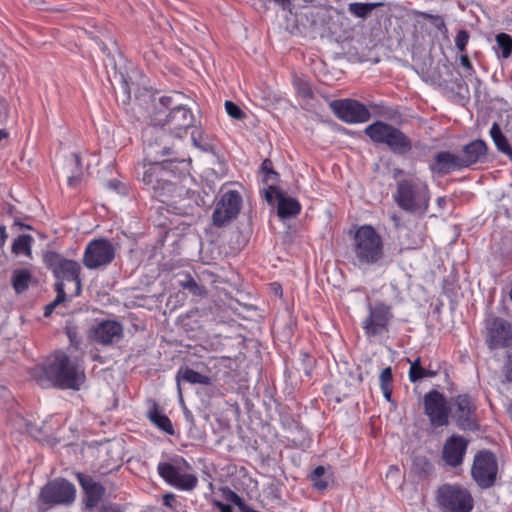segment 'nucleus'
Instances as JSON below:
<instances>
[{
  "label": "nucleus",
  "mask_w": 512,
  "mask_h": 512,
  "mask_svg": "<svg viewBox=\"0 0 512 512\" xmlns=\"http://www.w3.org/2000/svg\"><path fill=\"white\" fill-rule=\"evenodd\" d=\"M397 175H404V171L401 169H396L394 172V177L396 178Z\"/></svg>",
  "instance_id": "nucleus-52"
},
{
  "label": "nucleus",
  "mask_w": 512,
  "mask_h": 512,
  "mask_svg": "<svg viewBox=\"0 0 512 512\" xmlns=\"http://www.w3.org/2000/svg\"><path fill=\"white\" fill-rule=\"evenodd\" d=\"M463 166L459 155L448 151L437 153L430 164V170L436 174H447L451 171L462 170Z\"/></svg>",
  "instance_id": "nucleus-23"
},
{
  "label": "nucleus",
  "mask_w": 512,
  "mask_h": 512,
  "mask_svg": "<svg viewBox=\"0 0 512 512\" xmlns=\"http://www.w3.org/2000/svg\"><path fill=\"white\" fill-rule=\"evenodd\" d=\"M368 315L362 321V328L367 337L380 336L389 330V325L393 319L392 307L383 302L368 304Z\"/></svg>",
  "instance_id": "nucleus-9"
},
{
  "label": "nucleus",
  "mask_w": 512,
  "mask_h": 512,
  "mask_svg": "<svg viewBox=\"0 0 512 512\" xmlns=\"http://www.w3.org/2000/svg\"><path fill=\"white\" fill-rule=\"evenodd\" d=\"M44 260L47 267L52 271L56 278V283L61 282L65 285V281L74 282L75 295H80L82 290L80 279L81 266L78 262L66 259L55 252L47 253Z\"/></svg>",
  "instance_id": "nucleus-8"
},
{
  "label": "nucleus",
  "mask_w": 512,
  "mask_h": 512,
  "mask_svg": "<svg viewBox=\"0 0 512 512\" xmlns=\"http://www.w3.org/2000/svg\"><path fill=\"white\" fill-rule=\"evenodd\" d=\"M424 370L425 368L421 366L420 357H417L414 361L410 362V368L408 373L410 382L416 383L424 379Z\"/></svg>",
  "instance_id": "nucleus-38"
},
{
  "label": "nucleus",
  "mask_w": 512,
  "mask_h": 512,
  "mask_svg": "<svg viewBox=\"0 0 512 512\" xmlns=\"http://www.w3.org/2000/svg\"><path fill=\"white\" fill-rule=\"evenodd\" d=\"M330 107L334 114L346 123H364L371 116L367 107L354 99L334 100Z\"/></svg>",
  "instance_id": "nucleus-16"
},
{
  "label": "nucleus",
  "mask_w": 512,
  "mask_h": 512,
  "mask_svg": "<svg viewBox=\"0 0 512 512\" xmlns=\"http://www.w3.org/2000/svg\"><path fill=\"white\" fill-rule=\"evenodd\" d=\"M31 377L42 387L79 390L85 381L84 370L63 351H56L41 365L35 366Z\"/></svg>",
  "instance_id": "nucleus-1"
},
{
  "label": "nucleus",
  "mask_w": 512,
  "mask_h": 512,
  "mask_svg": "<svg viewBox=\"0 0 512 512\" xmlns=\"http://www.w3.org/2000/svg\"><path fill=\"white\" fill-rule=\"evenodd\" d=\"M423 243H424V238L423 237H419V239L414 242V247L421 246Z\"/></svg>",
  "instance_id": "nucleus-50"
},
{
  "label": "nucleus",
  "mask_w": 512,
  "mask_h": 512,
  "mask_svg": "<svg viewBox=\"0 0 512 512\" xmlns=\"http://www.w3.org/2000/svg\"><path fill=\"white\" fill-rule=\"evenodd\" d=\"M115 258V247L111 241L100 238L91 240L83 254V264L88 269L109 265Z\"/></svg>",
  "instance_id": "nucleus-11"
},
{
  "label": "nucleus",
  "mask_w": 512,
  "mask_h": 512,
  "mask_svg": "<svg viewBox=\"0 0 512 512\" xmlns=\"http://www.w3.org/2000/svg\"><path fill=\"white\" fill-rule=\"evenodd\" d=\"M75 497L74 484L63 478L48 482L40 492V500L48 505H70Z\"/></svg>",
  "instance_id": "nucleus-13"
},
{
  "label": "nucleus",
  "mask_w": 512,
  "mask_h": 512,
  "mask_svg": "<svg viewBox=\"0 0 512 512\" xmlns=\"http://www.w3.org/2000/svg\"><path fill=\"white\" fill-rule=\"evenodd\" d=\"M424 412L433 427L446 426L449 423L450 407L445 396L438 390H431L423 397Z\"/></svg>",
  "instance_id": "nucleus-14"
},
{
  "label": "nucleus",
  "mask_w": 512,
  "mask_h": 512,
  "mask_svg": "<svg viewBox=\"0 0 512 512\" xmlns=\"http://www.w3.org/2000/svg\"><path fill=\"white\" fill-rule=\"evenodd\" d=\"M453 404L456 407L453 418L457 426L462 430H474L476 428L474 421L476 406L473 399L468 394H461L453 399Z\"/></svg>",
  "instance_id": "nucleus-17"
},
{
  "label": "nucleus",
  "mask_w": 512,
  "mask_h": 512,
  "mask_svg": "<svg viewBox=\"0 0 512 512\" xmlns=\"http://www.w3.org/2000/svg\"><path fill=\"white\" fill-rule=\"evenodd\" d=\"M242 197L239 192L229 190L225 192L214 209L212 214L213 224L222 227L235 219L241 209Z\"/></svg>",
  "instance_id": "nucleus-15"
},
{
  "label": "nucleus",
  "mask_w": 512,
  "mask_h": 512,
  "mask_svg": "<svg viewBox=\"0 0 512 512\" xmlns=\"http://www.w3.org/2000/svg\"><path fill=\"white\" fill-rule=\"evenodd\" d=\"M54 289H55L57 295H56L55 299L53 300V302H51L50 304H48L45 307V312H44L45 316H49L56 306H58L59 304L66 301L65 285L62 284L61 282L55 283Z\"/></svg>",
  "instance_id": "nucleus-37"
},
{
  "label": "nucleus",
  "mask_w": 512,
  "mask_h": 512,
  "mask_svg": "<svg viewBox=\"0 0 512 512\" xmlns=\"http://www.w3.org/2000/svg\"><path fill=\"white\" fill-rule=\"evenodd\" d=\"M215 505L220 509L221 512H233V509L229 504L217 501Z\"/></svg>",
  "instance_id": "nucleus-47"
},
{
  "label": "nucleus",
  "mask_w": 512,
  "mask_h": 512,
  "mask_svg": "<svg viewBox=\"0 0 512 512\" xmlns=\"http://www.w3.org/2000/svg\"><path fill=\"white\" fill-rule=\"evenodd\" d=\"M279 291H282V288L279 287V289H276L275 293H278Z\"/></svg>",
  "instance_id": "nucleus-55"
},
{
  "label": "nucleus",
  "mask_w": 512,
  "mask_h": 512,
  "mask_svg": "<svg viewBox=\"0 0 512 512\" xmlns=\"http://www.w3.org/2000/svg\"><path fill=\"white\" fill-rule=\"evenodd\" d=\"M65 170L69 186H76L83 175L81 160L77 153H70L66 158Z\"/></svg>",
  "instance_id": "nucleus-25"
},
{
  "label": "nucleus",
  "mask_w": 512,
  "mask_h": 512,
  "mask_svg": "<svg viewBox=\"0 0 512 512\" xmlns=\"http://www.w3.org/2000/svg\"><path fill=\"white\" fill-rule=\"evenodd\" d=\"M278 216L282 219H288L297 216L301 211L300 203L292 197L278 195L277 205Z\"/></svg>",
  "instance_id": "nucleus-26"
},
{
  "label": "nucleus",
  "mask_w": 512,
  "mask_h": 512,
  "mask_svg": "<svg viewBox=\"0 0 512 512\" xmlns=\"http://www.w3.org/2000/svg\"><path fill=\"white\" fill-rule=\"evenodd\" d=\"M490 135L498 151L512 159V147L497 123H493Z\"/></svg>",
  "instance_id": "nucleus-29"
},
{
  "label": "nucleus",
  "mask_w": 512,
  "mask_h": 512,
  "mask_svg": "<svg viewBox=\"0 0 512 512\" xmlns=\"http://www.w3.org/2000/svg\"><path fill=\"white\" fill-rule=\"evenodd\" d=\"M175 501V495L167 493L163 496V503L166 507L173 508V502Z\"/></svg>",
  "instance_id": "nucleus-46"
},
{
  "label": "nucleus",
  "mask_w": 512,
  "mask_h": 512,
  "mask_svg": "<svg viewBox=\"0 0 512 512\" xmlns=\"http://www.w3.org/2000/svg\"><path fill=\"white\" fill-rule=\"evenodd\" d=\"M468 442L462 436L452 435L444 444L442 457L445 463L457 467L463 462Z\"/></svg>",
  "instance_id": "nucleus-20"
},
{
  "label": "nucleus",
  "mask_w": 512,
  "mask_h": 512,
  "mask_svg": "<svg viewBox=\"0 0 512 512\" xmlns=\"http://www.w3.org/2000/svg\"><path fill=\"white\" fill-rule=\"evenodd\" d=\"M274 1L277 4L281 5L283 7V9H286L291 4L290 0H274Z\"/></svg>",
  "instance_id": "nucleus-49"
},
{
  "label": "nucleus",
  "mask_w": 512,
  "mask_h": 512,
  "mask_svg": "<svg viewBox=\"0 0 512 512\" xmlns=\"http://www.w3.org/2000/svg\"><path fill=\"white\" fill-rule=\"evenodd\" d=\"M33 238L30 235H19L13 242L12 251L16 255L30 256Z\"/></svg>",
  "instance_id": "nucleus-32"
},
{
  "label": "nucleus",
  "mask_w": 512,
  "mask_h": 512,
  "mask_svg": "<svg viewBox=\"0 0 512 512\" xmlns=\"http://www.w3.org/2000/svg\"><path fill=\"white\" fill-rule=\"evenodd\" d=\"M279 291H282V288L279 287V289H276L275 293H278Z\"/></svg>",
  "instance_id": "nucleus-56"
},
{
  "label": "nucleus",
  "mask_w": 512,
  "mask_h": 512,
  "mask_svg": "<svg viewBox=\"0 0 512 512\" xmlns=\"http://www.w3.org/2000/svg\"><path fill=\"white\" fill-rule=\"evenodd\" d=\"M494 50L498 57L507 59L512 54V37L505 33L498 34Z\"/></svg>",
  "instance_id": "nucleus-31"
},
{
  "label": "nucleus",
  "mask_w": 512,
  "mask_h": 512,
  "mask_svg": "<svg viewBox=\"0 0 512 512\" xmlns=\"http://www.w3.org/2000/svg\"><path fill=\"white\" fill-rule=\"evenodd\" d=\"M180 287L184 290H188L190 293L196 296L205 297L207 290L205 287L200 286L192 276L186 275V279L179 282Z\"/></svg>",
  "instance_id": "nucleus-36"
},
{
  "label": "nucleus",
  "mask_w": 512,
  "mask_h": 512,
  "mask_svg": "<svg viewBox=\"0 0 512 512\" xmlns=\"http://www.w3.org/2000/svg\"><path fill=\"white\" fill-rule=\"evenodd\" d=\"M147 416L151 423H153L161 431L174 435V428L170 419L163 413L160 412L156 403L149 409Z\"/></svg>",
  "instance_id": "nucleus-28"
},
{
  "label": "nucleus",
  "mask_w": 512,
  "mask_h": 512,
  "mask_svg": "<svg viewBox=\"0 0 512 512\" xmlns=\"http://www.w3.org/2000/svg\"><path fill=\"white\" fill-rule=\"evenodd\" d=\"M79 484L85 493V505L88 509H93L102 499L105 489L104 487L93 480L92 477L83 473L76 474Z\"/></svg>",
  "instance_id": "nucleus-22"
},
{
  "label": "nucleus",
  "mask_w": 512,
  "mask_h": 512,
  "mask_svg": "<svg viewBox=\"0 0 512 512\" xmlns=\"http://www.w3.org/2000/svg\"><path fill=\"white\" fill-rule=\"evenodd\" d=\"M331 475L327 473V469L324 466H317L310 473V480L313 487L318 491H324L327 489Z\"/></svg>",
  "instance_id": "nucleus-30"
},
{
  "label": "nucleus",
  "mask_w": 512,
  "mask_h": 512,
  "mask_svg": "<svg viewBox=\"0 0 512 512\" xmlns=\"http://www.w3.org/2000/svg\"><path fill=\"white\" fill-rule=\"evenodd\" d=\"M380 386H392L393 374L391 367L384 368L379 376Z\"/></svg>",
  "instance_id": "nucleus-43"
},
{
  "label": "nucleus",
  "mask_w": 512,
  "mask_h": 512,
  "mask_svg": "<svg viewBox=\"0 0 512 512\" xmlns=\"http://www.w3.org/2000/svg\"><path fill=\"white\" fill-rule=\"evenodd\" d=\"M261 171L263 173L264 182H275L278 174L273 170L270 160L266 159L261 165Z\"/></svg>",
  "instance_id": "nucleus-39"
},
{
  "label": "nucleus",
  "mask_w": 512,
  "mask_h": 512,
  "mask_svg": "<svg viewBox=\"0 0 512 512\" xmlns=\"http://www.w3.org/2000/svg\"><path fill=\"white\" fill-rule=\"evenodd\" d=\"M469 33L466 30H460L455 37V46L460 51H465L469 41Z\"/></svg>",
  "instance_id": "nucleus-41"
},
{
  "label": "nucleus",
  "mask_w": 512,
  "mask_h": 512,
  "mask_svg": "<svg viewBox=\"0 0 512 512\" xmlns=\"http://www.w3.org/2000/svg\"><path fill=\"white\" fill-rule=\"evenodd\" d=\"M384 244L381 236L370 225L357 229L351 248V263L362 271H367L383 263Z\"/></svg>",
  "instance_id": "nucleus-2"
},
{
  "label": "nucleus",
  "mask_w": 512,
  "mask_h": 512,
  "mask_svg": "<svg viewBox=\"0 0 512 512\" xmlns=\"http://www.w3.org/2000/svg\"><path fill=\"white\" fill-rule=\"evenodd\" d=\"M384 398L388 401H392V386H380Z\"/></svg>",
  "instance_id": "nucleus-45"
},
{
  "label": "nucleus",
  "mask_w": 512,
  "mask_h": 512,
  "mask_svg": "<svg viewBox=\"0 0 512 512\" xmlns=\"http://www.w3.org/2000/svg\"><path fill=\"white\" fill-rule=\"evenodd\" d=\"M123 337V326L114 320H105L98 323L92 331L94 341L109 345L120 341Z\"/></svg>",
  "instance_id": "nucleus-19"
},
{
  "label": "nucleus",
  "mask_w": 512,
  "mask_h": 512,
  "mask_svg": "<svg viewBox=\"0 0 512 512\" xmlns=\"http://www.w3.org/2000/svg\"><path fill=\"white\" fill-rule=\"evenodd\" d=\"M380 3L353 2L348 6L349 12L355 17L365 19Z\"/></svg>",
  "instance_id": "nucleus-33"
},
{
  "label": "nucleus",
  "mask_w": 512,
  "mask_h": 512,
  "mask_svg": "<svg viewBox=\"0 0 512 512\" xmlns=\"http://www.w3.org/2000/svg\"><path fill=\"white\" fill-rule=\"evenodd\" d=\"M7 137L5 130L0 129V141Z\"/></svg>",
  "instance_id": "nucleus-51"
},
{
  "label": "nucleus",
  "mask_w": 512,
  "mask_h": 512,
  "mask_svg": "<svg viewBox=\"0 0 512 512\" xmlns=\"http://www.w3.org/2000/svg\"><path fill=\"white\" fill-rule=\"evenodd\" d=\"M364 133L374 144L385 145L394 154L404 155L412 150L410 138L387 122L375 121L365 128Z\"/></svg>",
  "instance_id": "nucleus-4"
},
{
  "label": "nucleus",
  "mask_w": 512,
  "mask_h": 512,
  "mask_svg": "<svg viewBox=\"0 0 512 512\" xmlns=\"http://www.w3.org/2000/svg\"><path fill=\"white\" fill-rule=\"evenodd\" d=\"M144 163H162L163 157L170 155L171 149L168 146H162L157 141L148 143L144 147Z\"/></svg>",
  "instance_id": "nucleus-27"
},
{
  "label": "nucleus",
  "mask_w": 512,
  "mask_h": 512,
  "mask_svg": "<svg viewBox=\"0 0 512 512\" xmlns=\"http://www.w3.org/2000/svg\"><path fill=\"white\" fill-rule=\"evenodd\" d=\"M497 473L498 463L492 452L484 450L474 456L471 474L479 487L486 489L493 486Z\"/></svg>",
  "instance_id": "nucleus-10"
},
{
  "label": "nucleus",
  "mask_w": 512,
  "mask_h": 512,
  "mask_svg": "<svg viewBox=\"0 0 512 512\" xmlns=\"http://www.w3.org/2000/svg\"><path fill=\"white\" fill-rule=\"evenodd\" d=\"M502 371L505 380L507 382H512V353L507 354Z\"/></svg>",
  "instance_id": "nucleus-44"
},
{
  "label": "nucleus",
  "mask_w": 512,
  "mask_h": 512,
  "mask_svg": "<svg viewBox=\"0 0 512 512\" xmlns=\"http://www.w3.org/2000/svg\"><path fill=\"white\" fill-rule=\"evenodd\" d=\"M31 281V275L29 271L23 269L15 271L12 277V286L14 290L19 294L24 292Z\"/></svg>",
  "instance_id": "nucleus-34"
},
{
  "label": "nucleus",
  "mask_w": 512,
  "mask_h": 512,
  "mask_svg": "<svg viewBox=\"0 0 512 512\" xmlns=\"http://www.w3.org/2000/svg\"><path fill=\"white\" fill-rule=\"evenodd\" d=\"M279 291H282V288L279 287V289H276L275 293H278Z\"/></svg>",
  "instance_id": "nucleus-57"
},
{
  "label": "nucleus",
  "mask_w": 512,
  "mask_h": 512,
  "mask_svg": "<svg viewBox=\"0 0 512 512\" xmlns=\"http://www.w3.org/2000/svg\"><path fill=\"white\" fill-rule=\"evenodd\" d=\"M392 218H393V220H394L395 222L398 220V219H397V217H395V216H393Z\"/></svg>",
  "instance_id": "nucleus-58"
},
{
  "label": "nucleus",
  "mask_w": 512,
  "mask_h": 512,
  "mask_svg": "<svg viewBox=\"0 0 512 512\" xmlns=\"http://www.w3.org/2000/svg\"><path fill=\"white\" fill-rule=\"evenodd\" d=\"M159 112L155 118L157 125L166 127L175 137L182 138L187 134L189 128L194 125V115L187 105L172 109L164 118L160 117Z\"/></svg>",
  "instance_id": "nucleus-12"
},
{
  "label": "nucleus",
  "mask_w": 512,
  "mask_h": 512,
  "mask_svg": "<svg viewBox=\"0 0 512 512\" xmlns=\"http://www.w3.org/2000/svg\"><path fill=\"white\" fill-rule=\"evenodd\" d=\"M225 110L227 114L235 120H241L245 116L240 107L232 101L225 102Z\"/></svg>",
  "instance_id": "nucleus-40"
},
{
  "label": "nucleus",
  "mask_w": 512,
  "mask_h": 512,
  "mask_svg": "<svg viewBox=\"0 0 512 512\" xmlns=\"http://www.w3.org/2000/svg\"><path fill=\"white\" fill-rule=\"evenodd\" d=\"M487 145L481 139H476L462 148V155H459L463 169L474 164L482 163L487 158Z\"/></svg>",
  "instance_id": "nucleus-21"
},
{
  "label": "nucleus",
  "mask_w": 512,
  "mask_h": 512,
  "mask_svg": "<svg viewBox=\"0 0 512 512\" xmlns=\"http://www.w3.org/2000/svg\"><path fill=\"white\" fill-rule=\"evenodd\" d=\"M117 186H118V184H117V183H114V182H112V181H111V182H109V187L116 189V188H117Z\"/></svg>",
  "instance_id": "nucleus-53"
},
{
  "label": "nucleus",
  "mask_w": 512,
  "mask_h": 512,
  "mask_svg": "<svg viewBox=\"0 0 512 512\" xmlns=\"http://www.w3.org/2000/svg\"><path fill=\"white\" fill-rule=\"evenodd\" d=\"M184 95L180 92H172L169 95H163L159 98V104L164 109L171 111L177 107H182L185 104L182 103Z\"/></svg>",
  "instance_id": "nucleus-35"
},
{
  "label": "nucleus",
  "mask_w": 512,
  "mask_h": 512,
  "mask_svg": "<svg viewBox=\"0 0 512 512\" xmlns=\"http://www.w3.org/2000/svg\"><path fill=\"white\" fill-rule=\"evenodd\" d=\"M392 197L400 209L416 215L427 213L431 199L428 183L410 173L397 179Z\"/></svg>",
  "instance_id": "nucleus-3"
},
{
  "label": "nucleus",
  "mask_w": 512,
  "mask_h": 512,
  "mask_svg": "<svg viewBox=\"0 0 512 512\" xmlns=\"http://www.w3.org/2000/svg\"><path fill=\"white\" fill-rule=\"evenodd\" d=\"M424 378H432L434 376H436L437 372L436 371H433V370H430V369H427L425 368L424 372Z\"/></svg>",
  "instance_id": "nucleus-48"
},
{
  "label": "nucleus",
  "mask_w": 512,
  "mask_h": 512,
  "mask_svg": "<svg viewBox=\"0 0 512 512\" xmlns=\"http://www.w3.org/2000/svg\"><path fill=\"white\" fill-rule=\"evenodd\" d=\"M266 199L268 201H271V199H272L271 194L269 193V191H266Z\"/></svg>",
  "instance_id": "nucleus-54"
},
{
  "label": "nucleus",
  "mask_w": 512,
  "mask_h": 512,
  "mask_svg": "<svg viewBox=\"0 0 512 512\" xmlns=\"http://www.w3.org/2000/svg\"><path fill=\"white\" fill-rule=\"evenodd\" d=\"M511 342V325L502 318L492 319L487 326V344L489 348L508 347Z\"/></svg>",
  "instance_id": "nucleus-18"
},
{
  "label": "nucleus",
  "mask_w": 512,
  "mask_h": 512,
  "mask_svg": "<svg viewBox=\"0 0 512 512\" xmlns=\"http://www.w3.org/2000/svg\"><path fill=\"white\" fill-rule=\"evenodd\" d=\"M437 503L444 512H471L473 498L470 492L456 484H444L437 490Z\"/></svg>",
  "instance_id": "nucleus-7"
},
{
  "label": "nucleus",
  "mask_w": 512,
  "mask_h": 512,
  "mask_svg": "<svg viewBox=\"0 0 512 512\" xmlns=\"http://www.w3.org/2000/svg\"><path fill=\"white\" fill-rule=\"evenodd\" d=\"M190 469L191 465L181 456H176L172 462H160L157 466L160 477L169 485L182 491H190L197 486V477L185 472Z\"/></svg>",
  "instance_id": "nucleus-6"
},
{
  "label": "nucleus",
  "mask_w": 512,
  "mask_h": 512,
  "mask_svg": "<svg viewBox=\"0 0 512 512\" xmlns=\"http://www.w3.org/2000/svg\"><path fill=\"white\" fill-rule=\"evenodd\" d=\"M170 165V162L163 161L162 163H143L142 166L141 181L152 191L153 197L162 202H165V198L170 197L175 191V186L170 180L172 175Z\"/></svg>",
  "instance_id": "nucleus-5"
},
{
  "label": "nucleus",
  "mask_w": 512,
  "mask_h": 512,
  "mask_svg": "<svg viewBox=\"0 0 512 512\" xmlns=\"http://www.w3.org/2000/svg\"><path fill=\"white\" fill-rule=\"evenodd\" d=\"M176 382L178 386V392L181 396V382H187L190 384H201V385H211L212 380L208 375L201 374L192 368L187 366H181L176 373Z\"/></svg>",
  "instance_id": "nucleus-24"
},
{
  "label": "nucleus",
  "mask_w": 512,
  "mask_h": 512,
  "mask_svg": "<svg viewBox=\"0 0 512 512\" xmlns=\"http://www.w3.org/2000/svg\"><path fill=\"white\" fill-rule=\"evenodd\" d=\"M460 64L465 69V73L463 74V76L465 78L471 79L474 76L475 71H474V68L472 66V63L470 62V60H469V58H468V56L466 54H462L460 56Z\"/></svg>",
  "instance_id": "nucleus-42"
}]
</instances>
